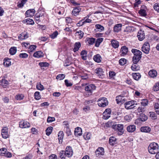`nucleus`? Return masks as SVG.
<instances>
[{"label": "nucleus", "instance_id": "f257e3e1", "mask_svg": "<svg viewBox=\"0 0 159 159\" xmlns=\"http://www.w3.org/2000/svg\"><path fill=\"white\" fill-rule=\"evenodd\" d=\"M159 146L158 144L155 142L151 143L148 147L149 152L152 154H155L158 151Z\"/></svg>", "mask_w": 159, "mask_h": 159}, {"label": "nucleus", "instance_id": "f03ea898", "mask_svg": "<svg viewBox=\"0 0 159 159\" xmlns=\"http://www.w3.org/2000/svg\"><path fill=\"white\" fill-rule=\"evenodd\" d=\"M112 128L115 131L118 132L119 135H121L124 133V126L122 124H116L112 125Z\"/></svg>", "mask_w": 159, "mask_h": 159}, {"label": "nucleus", "instance_id": "7ed1b4c3", "mask_svg": "<svg viewBox=\"0 0 159 159\" xmlns=\"http://www.w3.org/2000/svg\"><path fill=\"white\" fill-rule=\"evenodd\" d=\"M96 86L93 84H90L85 87V90L88 94L89 95H91L93 91L96 89Z\"/></svg>", "mask_w": 159, "mask_h": 159}, {"label": "nucleus", "instance_id": "20e7f679", "mask_svg": "<svg viewBox=\"0 0 159 159\" xmlns=\"http://www.w3.org/2000/svg\"><path fill=\"white\" fill-rule=\"evenodd\" d=\"M98 105L99 106L104 107L106 106L108 104V102L105 98H100L98 101Z\"/></svg>", "mask_w": 159, "mask_h": 159}, {"label": "nucleus", "instance_id": "39448f33", "mask_svg": "<svg viewBox=\"0 0 159 159\" xmlns=\"http://www.w3.org/2000/svg\"><path fill=\"white\" fill-rule=\"evenodd\" d=\"M143 52L146 54L149 53L150 50V44L148 42H146L142 48Z\"/></svg>", "mask_w": 159, "mask_h": 159}, {"label": "nucleus", "instance_id": "423d86ee", "mask_svg": "<svg viewBox=\"0 0 159 159\" xmlns=\"http://www.w3.org/2000/svg\"><path fill=\"white\" fill-rule=\"evenodd\" d=\"M65 155L68 157H71L73 154V151L71 147L70 146H67L65 151Z\"/></svg>", "mask_w": 159, "mask_h": 159}, {"label": "nucleus", "instance_id": "0eeeda50", "mask_svg": "<svg viewBox=\"0 0 159 159\" xmlns=\"http://www.w3.org/2000/svg\"><path fill=\"white\" fill-rule=\"evenodd\" d=\"M111 110L110 108L106 109L103 113V118L105 120L108 119L110 117Z\"/></svg>", "mask_w": 159, "mask_h": 159}, {"label": "nucleus", "instance_id": "6e6552de", "mask_svg": "<svg viewBox=\"0 0 159 159\" xmlns=\"http://www.w3.org/2000/svg\"><path fill=\"white\" fill-rule=\"evenodd\" d=\"M134 104V101L127 102L125 103V107L127 109H132L135 107Z\"/></svg>", "mask_w": 159, "mask_h": 159}, {"label": "nucleus", "instance_id": "1a4fd4ad", "mask_svg": "<svg viewBox=\"0 0 159 159\" xmlns=\"http://www.w3.org/2000/svg\"><path fill=\"white\" fill-rule=\"evenodd\" d=\"M19 126L22 128H28L30 127V124L28 122L23 120L19 122Z\"/></svg>", "mask_w": 159, "mask_h": 159}, {"label": "nucleus", "instance_id": "9d476101", "mask_svg": "<svg viewBox=\"0 0 159 159\" xmlns=\"http://www.w3.org/2000/svg\"><path fill=\"white\" fill-rule=\"evenodd\" d=\"M145 33L143 31L140 30L138 32L137 37L140 41H142L145 38Z\"/></svg>", "mask_w": 159, "mask_h": 159}, {"label": "nucleus", "instance_id": "9b49d317", "mask_svg": "<svg viewBox=\"0 0 159 159\" xmlns=\"http://www.w3.org/2000/svg\"><path fill=\"white\" fill-rule=\"evenodd\" d=\"M132 52L134 54V57H140V58L142 57V52L139 50L135 49H132L131 50Z\"/></svg>", "mask_w": 159, "mask_h": 159}, {"label": "nucleus", "instance_id": "f8f14e48", "mask_svg": "<svg viewBox=\"0 0 159 159\" xmlns=\"http://www.w3.org/2000/svg\"><path fill=\"white\" fill-rule=\"evenodd\" d=\"M145 9H146V7L144 5H143L141 6L140 10L139 11V13L141 16H147Z\"/></svg>", "mask_w": 159, "mask_h": 159}, {"label": "nucleus", "instance_id": "ddd939ff", "mask_svg": "<svg viewBox=\"0 0 159 159\" xmlns=\"http://www.w3.org/2000/svg\"><path fill=\"white\" fill-rule=\"evenodd\" d=\"M2 135L3 138L6 139L8 137L9 135L8 133L7 128L5 127L2 130Z\"/></svg>", "mask_w": 159, "mask_h": 159}, {"label": "nucleus", "instance_id": "4468645a", "mask_svg": "<svg viewBox=\"0 0 159 159\" xmlns=\"http://www.w3.org/2000/svg\"><path fill=\"white\" fill-rule=\"evenodd\" d=\"M104 148L102 147H99L98 148L95 152V153L97 156L99 155H103L104 154Z\"/></svg>", "mask_w": 159, "mask_h": 159}, {"label": "nucleus", "instance_id": "2eb2a0df", "mask_svg": "<svg viewBox=\"0 0 159 159\" xmlns=\"http://www.w3.org/2000/svg\"><path fill=\"white\" fill-rule=\"evenodd\" d=\"M29 37V34L26 32H23L19 35L18 38L20 39H25Z\"/></svg>", "mask_w": 159, "mask_h": 159}, {"label": "nucleus", "instance_id": "dca6fc26", "mask_svg": "<svg viewBox=\"0 0 159 159\" xmlns=\"http://www.w3.org/2000/svg\"><path fill=\"white\" fill-rule=\"evenodd\" d=\"M122 25L121 24L115 25L113 28V31L115 32L118 33L121 30Z\"/></svg>", "mask_w": 159, "mask_h": 159}, {"label": "nucleus", "instance_id": "f3484780", "mask_svg": "<svg viewBox=\"0 0 159 159\" xmlns=\"http://www.w3.org/2000/svg\"><path fill=\"white\" fill-rule=\"evenodd\" d=\"M75 135L77 136H80L82 134L81 129L80 127H77L75 129L74 131Z\"/></svg>", "mask_w": 159, "mask_h": 159}, {"label": "nucleus", "instance_id": "a211bd4d", "mask_svg": "<svg viewBox=\"0 0 159 159\" xmlns=\"http://www.w3.org/2000/svg\"><path fill=\"white\" fill-rule=\"evenodd\" d=\"M128 51V48L125 46H122L121 49V55L122 56L127 54Z\"/></svg>", "mask_w": 159, "mask_h": 159}, {"label": "nucleus", "instance_id": "6ab92c4d", "mask_svg": "<svg viewBox=\"0 0 159 159\" xmlns=\"http://www.w3.org/2000/svg\"><path fill=\"white\" fill-rule=\"evenodd\" d=\"M35 12V11L34 9H30L26 11L25 14L27 17L31 16H32Z\"/></svg>", "mask_w": 159, "mask_h": 159}, {"label": "nucleus", "instance_id": "aec40b11", "mask_svg": "<svg viewBox=\"0 0 159 159\" xmlns=\"http://www.w3.org/2000/svg\"><path fill=\"white\" fill-rule=\"evenodd\" d=\"M95 41V39L93 38H87L86 39V42L89 45H92Z\"/></svg>", "mask_w": 159, "mask_h": 159}, {"label": "nucleus", "instance_id": "412c9836", "mask_svg": "<svg viewBox=\"0 0 159 159\" xmlns=\"http://www.w3.org/2000/svg\"><path fill=\"white\" fill-rule=\"evenodd\" d=\"M33 56L36 58H40L43 56V54L41 51H37L34 54Z\"/></svg>", "mask_w": 159, "mask_h": 159}, {"label": "nucleus", "instance_id": "4be33fe9", "mask_svg": "<svg viewBox=\"0 0 159 159\" xmlns=\"http://www.w3.org/2000/svg\"><path fill=\"white\" fill-rule=\"evenodd\" d=\"M111 44L113 47L114 48H117L119 46V43L117 41L113 39L111 41Z\"/></svg>", "mask_w": 159, "mask_h": 159}, {"label": "nucleus", "instance_id": "5701e85b", "mask_svg": "<svg viewBox=\"0 0 159 159\" xmlns=\"http://www.w3.org/2000/svg\"><path fill=\"white\" fill-rule=\"evenodd\" d=\"M94 60L98 63H99L101 61L102 57L99 54L94 55L93 57Z\"/></svg>", "mask_w": 159, "mask_h": 159}, {"label": "nucleus", "instance_id": "b1692460", "mask_svg": "<svg viewBox=\"0 0 159 159\" xmlns=\"http://www.w3.org/2000/svg\"><path fill=\"white\" fill-rule=\"evenodd\" d=\"M148 74L151 77L154 78L157 76V72L156 70H152L149 71Z\"/></svg>", "mask_w": 159, "mask_h": 159}, {"label": "nucleus", "instance_id": "393cba45", "mask_svg": "<svg viewBox=\"0 0 159 159\" xmlns=\"http://www.w3.org/2000/svg\"><path fill=\"white\" fill-rule=\"evenodd\" d=\"M8 81L5 79H2L0 80V85L2 86L3 88H6V87L8 84Z\"/></svg>", "mask_w": 159, "mask_h": 159}, {"label": "nucleus", "instance_id": "a878e982", "mask_svg": "<svg viewBox=\"0 0 159 159\" xmlns=\"http://www.w3.org/2000/svg\"><path fill=\"white\" fill-rule=\"evenodd\" d=\"M127 129L129 132H133L135 130L136 127L134 125H131L127 126Z\"/></svg>", "mask_w": 159, "mask_h": 159}, {"label": "nucleus", "instance_id": "bb28decb", "mask_svg": "<svg viewBox=\"0 0 159 159\" xmlns=\"http://www.w3.org/2000/svg\"><path fill=\"white\" fill-rule=\"evenodd\" d=\"M96 73L98 75L101 77L103 75L104 72L102 68H98L96 70Z\"/></svg>", "mask_w": 159, "mask_h": 159}, {"label": "nucleus", "instance_id": "cd10ccee", "mask_svg": "<svg viewBox=\"0 0 159 159\" xmlns=\"http://www.w3.org/2000/svg\"><path fill=\"white\" fill-rule=\"evenodd\" d=\"M141 132L148 133L151 131V128L148 126L142 127L140 129Z\"/></svg>", "mask_w": 159, "mask_h": 159}, {"label": "nucleus", "instance_id": "c85d7f7f", "mask_svg": "<svg viewBox=\"0 0 159 159\" xmlns=\"http://www.w3.org/2000/svg\"><path fill=\"white\" fill-rule=\"evenodd\" d=\"M81 8L79 7H75L73 10L72 13L74 16H76L78 15L80 11Z\"/></svg>", "mask_w": 159, "mask_h": 159}, {"label": "nucleus", "instance_id": "c756f323", "mask_svg": "<svg viewBox=\"0 0 159 159\" xmlns=\"http://www.w3.org/2000/svg\"><path fill=\"white\" fill-rule=\"evenodd\" d=\"M81 46V44L80 42H76L74 45V48L73 51L76 52L78 51Z\"/></svg>", "mask_w": 159, "mask_h": 159}, {"label": "nucleus", "instance_id": "7c9ffc66", "mask_svg": "<svg viewBox=\"0 0 159 159\" xmlns=\"http://www.w3.org/2000/svg\"><path fill=\"white\" fill-rule=\"evenodd\" d=\"M132 75L134 79L138 80L141 78L140 74L139 73H133Z\"/></svg>", "mask_w": 159, "mask_h": 159}, {"label": "nucleus", "instance_id": "2f4dec72", "mask_svg": "<svg viewBox=\"0 0 159 159\" xmlns=\"http://www.w3.org/2000/svg\"><path fill=\"white\" fill-rule=\"evenodd\" d=\"M81 58L84 60H86L87 58V52L85 50H83L81 53Z\"/></svg>", "mask_w": 159, "mask_h": 159}, {"label": "nucleus", "instance_id": "473e14b6", "mask_svg": "<svg viewBox=\"0 0 159 159\" xmlns=\"http://www.w3.org/2000/svg\"><path fill=\"white\" fill-rule=\"evenodd\" d=\"M10 64V59L5 58L3 60V65L6 67H9Z\"/></svg>", "mask_w": 159, "mask_h": 159}, {"label": "nucleus", "instance_id": "72a5a7b5", "mask_svg": "<svg viewBox=\"0 0 159 159\" xmlns=\"http://www.w3.org/2000/svg\"><path fill=\"white\" fill-rule=\"evenodd\" d=\"M103 40L102 38H99L97 39L95 41V46L96 47H99L101 43L102 42Z\"/></svg>", "mask_w": 159, "mask_h": 159}, {"label": "nucleus", "instance_id": "f704fd0d", "mask_svg": "<svg viewBox=\"0 0 159 159\" xmlns=\"http://www.w3.org/2000/svg\"><path fill=\"white\" fill-rule=\"evenodd\" d=\"M65 154V151L61 150L59 153V157L61 159H66V157Z\"/></svg>", "mask_w": 159, "mask_h": 159}, {"label": "nucleus", "instance_id": "c9c22d12", "mask_svg": "<svg viewBox=\"0 0 159 159\" xmlns=\"http://www.w3.org/2000/svg\"><path fill=\"white\" fill-rule=\"evenodd\" d=\"M140 57H137L133 56L132 58V61L134 64H137L141 59Z\"/></svg>", "mask_w": 159, "mask_h": 159}, {"label": "nucleus", "instance_id": "e433bc0d", "mask_svg": "<svg viewBox=\"0 0 159 159\" xmlns=\"http://www.w3.org/2000/svg\"><path fill=\"white\" fill-rule=\"evenodd\" d=\"M24 98V95L22 94H19L15 96V98L17 100H22Z\"/></svg>", "mask_w": 159, "mask_h": 159}, {"label": "nucleus", "instance_id": "4c0bfd02", "mask_svg": "<svg viewBox=\"0 0 159 159\" xmlns=\"http://www.w3.org/2000/svg\"><path fill=\"white\" fill-rule=\"evenodd\" d=\"M76 35L78 36L79 39H81L83 36L84 33L81 30H80L77 31L75 33Z\"/></svg>", "mask_w": 159, "mask_h": 159}, {"label": "nucleus", "instance_id": "58836bf2", "mask_svg": "<svg viewBox=\"0 0 159 159\" xmlns=\"http://www.w3.org/2000/svg\"><path fill=\"white\" fill-rule=\"evenodd\" d=\"M53 129L52 127L49 126L47 128L46 130V134L48 135H49L52 133Z\"/></svg>", "mask_w": 159, "mask_h": 159}, {"label": "nucleus", "instance_id": "ea45409f", "mask_svg": "<svg viewBox=\"0 0 159 159\" xmlns=\"http://www.w3.org/2000/svg\"><path fill=\"white\" fill-rule=\"evenodd\" d=\"M116 141V139L113 136H111L109 138V142L111 145H113Z\"/></svg>", "mask_w": 159, "mask_h": 159}, {"label": "nucleus", "instance_id": "a19ab883", "mask_svg": "<svg viewBox=\"0 0 159 159\" xmlns=\"http://www.w3.org/2000/svg\"><path fill=\"white\" fill-rule=\"evenodd\" d=\"M58 139L60 142V140L62 141L63 138L64 134L62 131H60L58 134Z\"/></svg>", "mask_w": 159, "mask_h": 159}, {"label": "nucleus", "instance_id": "79ce46f5", "mask_svg": "<svg viewBox=\"0 0 159 159\" xmlns=\"http://www.w3.org/2000/svg\"><path fill=\"white\" fill-rule=\"evenodd\" d=\"M131 69L134 71H136L139 69V66L136 64H133L131 66Z\"/></svg>", "mask_w": 159, "mask_h": 159}, {"label": "nucleus", "instance_id": "37998d69", "mask_svg": "<svg viewBox=\"0 0 159 159\" xmlns=\"http://www.w3.org/2000/svg\"><path fill=\"white\" fill-rule=\"evenodd\" d=\"M148 100L147 99H143L141 100V103L143 106H146L148 105Z\"/></svg>", "mask_w": 159, "mask_h": 159}, {"label": "nucleus", "instance_id": "c03bdc74", "mask_svg": "<svg viewBox=\"0 0 159 159\" xmlns=\"http://www.w3.org/2000/svg\"><path fill=\"white\" fill-rule=\"evenodd\" d=\"M34 98L36 100H39L41 98L40 93L39 92H35L34 93Z\"/></svg>", "mask_w": 159, "mask_h": 159}, {"label": "nucleus", "instance_id": "a18cd8bd", "mask_svg": "<svg viewBox=\"0 0 159 159\" xmlns=\"http://www.w3.org/2000/svg\"><path fill=\"white\" fill-rule=\"evenodd\" d=\"M39 65L41 67H46L48 66L49 64L47 62H40L39 63Z\"/></svg>", "mask_w": 159, "mask_h": 159}, {"label": "nucleus", "instance_id": "49530a36", "mask_svg": "<svg viewBox=\"0 0 159 159\" xmlns=\"http://www.w3.org/2000/svg\"><path fill=\"white\" fill-rule=\"evenodd\" d=\"M91 136V134L89 132H87L84 135L83 137L85 140H89L90 139Z\"/></svg>", "mask_w": 159, "mask_h": 159}, {"label": "nucleus", "instance_id": "de8ad7c7", "mask_svg": "<svg viewBox=\"0 0 159 159\" xmlns=\"http://www.w3.org/2000/svg\"><path fill=\"white\" fill-rule=\"evenodd\" d=\"M36 47V45H32L29 47L28 51L29 52H32L35 50Z\"/></svg>", "mask_w": 159, "mask_h": 159}, {"label": "nucleus", "instance_id": "09e8293b", "mask_svg": "<svg viewBox=\"0 0 159 159\" xmlns=\"http://www.w3.org/2000/svg\"><path fill=\"white\" fill-rule=\"evenodd\" d=\"M153 90L154 91L159 90V82L156 83L154 85Z\"/></svg>", "mask_w": 159, "mask_h": 159}, {"label": "nucleus", "instance_id": "8fccbe9b", "mask_svg": "<svg viewBox=\"0 0 159 159\" xmlns=\"http://www.w3.org/2000/svg\"><path fill=\"white\" fill-rule=\"evenodd\" d=\"M17 51L16 47H13L11 48V55H14L16 54Z\"/></svg>", "mask_w": 159, "mask_h": 159}, {"label": "nucleus", "instance_id": "3c124183", "mask_svg": "<svg viewBox=\"0 0 159 159\" xmlns=\"http://www.w3.org/2000/svg\"><path fill=\"white\" fill-rule=\"evenodd\" d=\"M24 22H26L27 24L30 25H33L34 24V22L33 20L31 19H28L26 20H24Z\"/></svg>", "mask_w": 159, "mask_h": 159}, {"label": "nucleus", "instance_id": "603ef678", "mask_svg": "<svg viewBox=\"0 0 159 159\" xmlns=\"http://www.w3.org/2000/svg\"><path fill=\"white\" fill-rule=\"evenodd\" d=\"M95 28L99 31H101L104 30V27L99 24H97L95 25Z\"/></svg>", "mask_w": 159, "mask_h": 159}, {"label": "nucleus", "instance_id": "864d4df0", "mask_svg": "<svg viewBox=\"0 0 159 159\" xmlns=\"http://www.w3.org/2000/svg\"><path fill=\"white\" fill-rule=\"evenodd\" d=\"M124 96H121V95H119L116 97V100L117 101V103H119L122 101V98L124 97Z\"/></svg>", "mask_w": 159, "mask_h": 159}, {"label": "nucleus", "instance_id": "5fc2aeb1", "mask_svg": "<svg viewBox=\"0 0 159 159\" xmlns=\"http://www.w3.org/2000/svg\"><path fill=\"white\" fill-rule=\"evenodd\" d=\"M65 77V75L63 74H61L58 75L56 77L57 79H59V80H63Z\"/></svg>", "mask_w": 159, "mask_h": 159}, {"label": "nucleus", "instance_id": "6e6d98bb", "mask_svg": "<svg viewBox=\"0 0 159 159\" xmlns=\"http://www.w3.org/2000/svg\"><path fill=\"white\" fill-rule=\"evenodd\" d=\"M126 60L125 58H122L119 60V63L121 65H123L126 63Z\"/></svg>", "mask_w": 159, "mask_h": 159}, {"label": "nucleus", "instance_id": "4d7b16f0", "mask_svg": "<svg viewBox=\"0 0 159 159\" xmlns=\"http://www.w3.org/2000/svg\"><path fill=\"white\" fill-rule=\"evenodd\" d=\"M150 117L154 119H156L157 118V116L155 112H150Z\"/></svg>", "mask_w": 159, "mask_h": 159}, {"label": "nucleus", "instance_id": "13d9d810", "mask_svg": "<svg viewBox=\"0 0 159 159\" xmlns=\"http://www.w3.org/2000/svg\"><path fill=\"white\" fill-rule=\"evenodd\" d=\"M147 116L144 114H142L140 116V119L142 121H145L147 119Z\"/></svg>", "mask_w": 159, "mask_h": 159}, {"label": "nucleus", "instance_id": "bf43d9fd", "mask_svg": "<svg viewBox=\"0 0 159 159\" xmlns=\"http://www.w3.org/2000/svg\"><path fill=\"white\" fill-rule=\"evenodd\" d=\"M43 86L40 84V83L37 84L36 85L37 89L39 90H42L43 89Z\"/></svg>", "mask_w": 159, "mask_h": 159}, {"label": "nucleus", "instance_id": "052dcab7", "mask_svg": "<svg viewBox=\"0 0 159 159\" xmlns=\"http://www.w3.org/2000/svg\"><path fill=\"white\" fill-rule=\"evenodd\" d=\"M58 34V33L57 31H55L54 33H53L51 35H50V37L51 38L53 39L57 37Z\"/></svg>", "mask_w": 159, "mask_h": 159}, {"label": "nucleus", "instance_id": "680f3d73", "mask_svg": "<svg viewBox=\"0 0 159 159\" xmlns=\"http://www.w3.org/2000/svg\"><path fill=\"white\" fill-rule=\"evenodd\" d=\"M153 8L155 10L159 12V3H155L154 5Z\"/></svg>", "mask_w": 159, "mask_h": 159}, {"label": "nucleus", "instance_id": "e2e57ef3", "mask_svg": "<svg viewBox=\"0 0 159 159\" xmlns=\"http://www.w3.org/2000/svg\"><path fill=\"white\" fill-rule=\"evenodd\" d=\"M55 118H54V117L49 116L48 118V119L47 120V122L48 123H49V122H51L53 121H55Z\"/></svg>", "mask_w": 159, "mask_h": 159}, {"label": "nucleus", "instance_id": "0e129e2a", "mask_svg": "<svg viewBox=\"0 0 159 159\" xmlns=\"http://www.w3.org/2000/svg\"><path fill=\"white\" fill-rule=\"evenodd\" d=\"M19 56L21 58H26L28 57V55L26 53H22L20 54Z\"/></svg>", "mask_w": 159, "mask_h": 159}, {"label": "nucleus", "instance_id": "69168bd1", "mask_svg": "<svg viewBox=\"0 0 159 159\" xmlns=\"http://www.w3.org/2000/svg\"><path fill=\"white\" fill-rule=\"evenodd\" d=\"M7 149L5 148H3L0 149V155L4 154L6 152Z\"/></svg>", "mask_w": 159, "mask_h": 159}, {"label": "nucleus", "instance_id": "338daca9", "mask_svg": "<svg viewBox=\"0 0 159 159\" xmlns=\"http://www.w3.org/2000/svg\"><path fill=\"white\" fill-rule=\"evenodd\" d=\"M65 128L66 129V132L67 135L68 136L70 135L71 134V132L70 129L67 126Z\"/></svg>", "mask_w": 159, "mask_h": 159}, {"label": "nucleus", "instance_id": "774afa93", "mask_svg": "<svg viewBox=\"0 0 159 159\" xmlns=\"http://www.w3.org/2000/svg\"><path fill=\"white\" fill-rule=\"evenodd\" d=\"M65 83L67 87L70 86L72 85V84L71 83H69L68 80H65Z\"/></svg>", "mask_w": 159, "mask_h": 159}]
</instances>
